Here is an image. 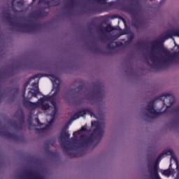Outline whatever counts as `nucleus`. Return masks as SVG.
<instances>
[{"mask_svg":"<svg viewBox=\"0 0 179 179\" xmlns=\"http://www.w3.org/2000/svg\"><path fill=\"white\" fill-rule=\"evenodd\" d=\"M134 38H135V35L134 33L130 34L129 36L128 37L127 43L129 44H131L134 41Z\"/></svg>","mask_w":179,"mask_h":179,"instance_id":"4be33fe9","label":"nucleus"},{"mask_svg":"<svg viewBox=\"0 0 179 179\" xmlns=\"http://www.w3.org/2000/svg\"><path fill=\"white\" fill-rule=\"evenodd\" d=\"M38 93H40V90H38V88L34 90V92H32V96L34 97H37V95L38 94Z\"/></svg>","mask_w":179,"mask_h":179,"instance_id":"7c9ffc66","label":"nucleus"},{"mask_svg":"<svg viewBox=\"0 0 179 179\" xmlns=\"http://www.w3.org/2000/svg\"><path fill=\"white\" fill-rule=\"evenodd\" d=\"M138 47H146V43L143 42H139L136 44Z\"/></svg>","mask_w":179,"mask_h":179,"instance_id":"f704fd0d","label":"nucleus"},{"mask_svg":"<svg viewBox=\"0 0 179 179\" xmlns=\"http://www.w3.org/2000/svg\"><path fill=\"white\" fill-rule=\"evenodd\" d=\"M94 51L95 52H98V54H107L106 51H103L100 48H95Z\"/></svg>","mask_w":179,"mask_h":179,"instance_id":"393cba45","label":"nucleus"},{"mask_svg":"<svg viewBox=\"0 0 179 179\" xmlns=\"http://www.w3.org/2000/svg\"><path fill=\"white\" fill-rule=\"evenodd\" d=\"M133 26H134V27L138 29V28L141 27V22H139V21H138V20H134Z\"/></svg>","mask_w":179,"mask_h":179,"instance_id":"b1692460","label":"nucleus"},{"mask_svg":"<svg viewBox=\"0 0 179 179\" xmlns=\"http://www.w3.org/2000/svg\"><path fill=\"white\" fill-rule=\"evenodd\" d=\"M42 77H43V74H36L30 78V80H33L37 78H42Z\"/></svg>","mask_w":179,"mask_h":179,"instance_id":"cd10ccee","label":"nucleus"},{"mask_svg":"<svg viewBox=\"0 0 179 179\" xmlns=\"http://www.w3.org/2000/svg\"><path fill=\"white\" fill-rule=\"evenodd\" d=\"M67 142H68V143H69V142H70V141H68Z\"/></svg>","mask_w":179,"mask_h":179,"instance_id":"8fccbe9b","label":"nucleus"},{"mask_svg":"<svg viewBox=\"0 0 179 179\" xmlns=\"http://www.w3.org/2000/svg\"><path fill=\"white\" fill-rule=\"evenodd\" d=\"M44 100L45 101H50V100H51V96H44L43 101H44Z\"/></svg>","mask_w":179,"mask_h":179,"instance_id":"58836bf2","label":"nucleus"},{"mask_svg":"<svg viewBox=\"0 0 179 179\" xmlns=\"http://www.w3.org/2000/svg\"><path fill=\"white\" fill-rule=\"evenodd\" d=\"M162 153H164V156L166 155V156H173L174 155V152L172 150H166L164 152H162Z\"/></svg>","mask_w":179,"mask_h":179,"instance_id":"aec40b11","label":"nucleus"},{"mask_svg":"<svg viewBox=\"0 0 179 179\" xmlns=\"http://www.w3.org/2000/svg\"><path fill=\"white\" fill-rule=\"evenodd\" d=\"M78 115H80V117H85V115H86V114H89V115H90V117H93V115H94V113L93 112H92V110H90V109H82L80 110H78Z\"/></svg>","mask_w":179,"mask_h":179,"instance_id":"f8f14e48","label":"nucleus"},{"mask_svg":"<svg viewBox=\"0 0 179 179\" xmlns=\"http://www.w3.org/2000/svg\"><path fill=\"white\" fill-rule=\"evenodd\" d=\"M3 15L4 17H6L8 23H10V26H15V27H18V31H21V33H34V31H36L38 27H40V24H21L19 22L13 21V17H12L9 10L3 11Z\"/></svg>","mask_w":179,"mask_h":179,"instance_id":"20e7f679","label":"nucleus"},{"mask_svg":"<svg viewBox=\"0 0 179 179\" xmlns=\"http://www.w3.org/2000/svg\"><path fill=\"white\" fill-rule=\"evenodd\" d=\"M29 83H30L29 81H27V82L25 83V84H24V87H25V88L27 87Z\"/></svg>","mask_w":179,"mask_h":179,"instance_id":"c03bdc74","label":"nucleus"},{"mask_svg":"<svg viewBox=\"0 0 179 179\" xmlns=\"http://www.w3.org/2000/svg\"><path fill=\"white\" fill-rule=\"evenodd\" d=\"M164 2H165V0L161 1L160 3H159V6L163 5V3H164Z\"/></svg>","mask_w":179,"mask_h":179,"instance_id":"a18cd8bd","label":"nucleus"},{"mask_svg":"<svg viewBox=\"0 0 179 179\" xmlns=\"http://www.w3.org/2000/svg\"><path fill=\"white\" fill-rule=\"evenodd\" d=\"M3 128L0 127V135L5 136L7 139H13V141H19V136L12 134L6 130L2 131Z\"/></svg>","mask_w":179,"mask_h":179,"instance_id":"0eeeda50","label":"nucleus"},{"mask_svg":"<svg viewBox=\"0 0 179 179\" xmlns=\"http://www.w3.org/2000/svg\"><path fill=\"white\" fill-rule=\"evenodd\" d=\"M52 124V122H50L49 124H46L43 128L39 129L38 131L40 134H43V132H45V131H48L50 129V126Z\"/></svg>","mask_w":179,"mask_h":179,"instance_id":"a211bd4d","label":"nucleus"},{"mask_svg":"<svg viewBox=\"0 0 179 179\" xmlns=\"http://www.w3.org/2000/svg\"><path fill=\"white\" fill-rule=\"evenodd\" d=\"M22 104L27 108H30L31 110H36L40 107V104L37 102H31L29 100L24 99L22 101Z\"/></svg>","mask_w":179,"mask_h":179,"instance_id":"1a4fd4ad","label":"nucleus"},{"mask_svg":"<svg viewBox=\"0 0 179 179\" xmlns=\"http://www.w3.org/2000/svg\"><path fill=\"white\" fill-rule=\"evenodd\" d=\"M169 167H171V164H170Z\"/></svg>","mask_w":179,"mask_h":179,"instance_id":"603ef678","label":"nucleus"},{"mask_svg":"<svg viewBox=\"0 0 179 179\" xmlns=\"http://www.w3.org/2000/svg\"><path fill=\"white\" fill-rule=\"evenodd\" d=\"M17 6H18V8H22V6H23V3L22 2V1H17Z\"/></svg>","mask_w":179,"mask_h":179,"instance_id":"4c0bfd02","label":"nucleus"},{"mask_svg":"<svg viewBox=\"0 0 179 179\" xmlns=\"http://www.w3.org/2000/svg\"><path fill=\"white\" fill-rule=\"evenodd\" d=\"M32 85L34 87H36V89H38V84L37 83H34L32 84Z\"/></svg>","mask_w":179,"mask_h":179,"instance_id":"79ce46f5","label":"nucleus"},{"mask_svg":"<svg viewBox=\"0 0 179 179\" xmlns=\"http://www.w3.org/2000/svg\"><path fill=\"white\" fill-rule=\"evenodd\" d=\"M150 1H153V0H150Z\"/></svg>","mask_w":179,"mask_h":179,"instance_id":"5fc2aeb1","label":"nucleus"},{"mask_svg":"<svg viewBox=\"0 0 179 179\" xmlns=\"http://www.w3.org/2000/svg\"><path fill=\"white\" fill-rule=\"evenodd\" d=\"M158 100L163 101L164 106H166V100H169V105H166V108H169V107H171V106H173L174 103H176V98L171 96V94H164L161 96H156L148 103L145 108V110L147 111H149V113L151 114L150 115L148 113H145L146 117H148V118H157V117L162 115V114L164 113L157 112L156 109H155V103H156V101H157Z\"/></svg>","mask_w":179,"mask_h":179,"instance_id":"7ed1b4c3","label":"nucleus"},{"mask_svg":"<svg viewBox=\"0 0 179 179\" xmlns=\"http://www.w3.org/2000/svg\"><path fill=\"white\" fill-rule=\"evenodd\" d=\"M80 115L79 113L77 112L76 113L71 117V120H73V121H75V120H78V118H80Z\"/></svg>","mask_w":179,"mask_h":179,"instance_id":"c85d7f7f","label":"nucleus"},{"mask_svg":"<svg viewBox=\"0 0 179 179\" xmlns=\"http://www.w3.org/2000/svg\"><path fill=\"white\" fill-rule=\"evenodd\" d=\"M164 111H167V109H165V110Z\"/></svg>","mask_w":179,"mask_h":179,"instance_id":"09e8293b","label":"nucleus"},{"mask_svg":"<svg viewBox=\"0 0 179 179\" xmlns=\"http://www.w3.org/2000/svg\"><path fill=\"white\" fill-rule=\"evenodd\" d=\"M45 16H48V12L45 11V8L39 10L34 14L35 19H40Z\"/></svg>","mask_w":179,"mask_h":179,"instance_id":"9b49d317","label":"nucleus"},{"mask_svg":"<svg viewBox=\"0 0 179 179\" xmlns=\"http://www.w3.org/2000/svg\"><path fill=\"white\" fill-rule=\"evenodd\" d=\"M15 0H12V2H11V7H12V9H14V8H15Z\"/></svg>","mask_w":179,"mask_h":179,"instance_id":"a19ab883","label":"nucleus"},{"mask_svg":"<svg viewBox=\"0 0 179 179\" xmlns=\"http://www.w3.org/2000/svg\"><path fill=\"white\" fill-rule=\"evenodd\" d=\"M94 2H96L97 3H101V5H106L107 4L108 6L111 8L114 5V2H108L107 3V0H94Z\"/></svg>","mask_w":179,"mask_h":179,"instance_id":"2eb2a0df","label":"nucleus"},{"mask_svg":"<svg viewBox=\"0 0 179 179\" xmlns=\"http://www.w3.org/2000/svg\"><path fill=\"white\" fill-rule=\"evenodd\" d=\"M125 34H128V31L123 30L120 32V36H125Z\"/></svg>","mask_w":179,"mask_h":179,"instance_id":"ea45409f","label":"nucleus"},{"mask_svg":"<svg viewBox=\"0 0 179 179\" xmlns=\"http://www.w3.org/2000/svg\"><path fill=\"white\" fill-rule=\"evenodd\" d=\"M172 113H173V114H176V115H179V106L173 108Z\"/></svg>","mask_w":179,"mask_h":179,"instance_id":"bb28decb","label":"nucleus"},{"mask_svg":"<svg viewBox=\"0 0 179 179\" xmlns=\"http://www.w3.org/2000/svg\"><path fill=\"white\" fill-rule=\"evenodd\" d=\"M173 36L179 37V29H173L171 31H166L162 34V38L157 39L150 43L151 51L155 52V50H157L159 52L165 55L164 57L157 56L152 54L150 57L152 64H162L163 65H170L173 62V58L176 57V55L172 54L170 50L162 45V41L163 40H169Z\"/></svg>","mask_w":179,"mask_h":179,"instance_id":"f257e3e1","label":"nucleus"},{"mask_svg":"<svg viewBox=\"0 0 179 179\" xmlns=\"http://www.w3.org/2000/svg\"><path fill=\"white\" fill-rule=\"evenodd\" d=\"M38 3H43V5H47L48 8L50 9V0H39Z\"/></svg>","mask_w":179,"mask_h":179,"instance_id":"412c9836","label":"nucleus"},{"mask_svg":"<svg viewBox=\"0 0 179 179\" xmlns=\"http://www.w3.org/2000/svg\"><path fill=\"white\" fill-rule=\"evenodd\" d=\"M164 156V153H161L157 158L156 159V162L159 163V162H160V160H162V158Z\"/></svg>","mask_w":179,"mask_h":179,"instance_id":"2f4dec72","label":"nucleus"},{"mask_svg":"<svg viewBox=\"0 0 179 179\" xmlns=\"http://www.w3.org/2000/svg\"><path fill=\"white\" fill-rule=\"evenodd\" d=\"M78 90V93H82V91L85 89V86L84 85H80L77 87Z\"/></svg>","mask_w":179,"mask_h":179,"instance_id":"473e14b6","label":"nucleus"},{"mask_svg":"<svg viewBox=\"0 0 179 179\" xmlns=\"http://www.w3.org/2000/svg\"><path fill=\"white\" fill-rule=\"evenodd\" d=\"M92 127H95V129L92 130L90 136H86V134H81L83 132H89L87 130V125H85L81 127L78 131H76L73 133V136L71 138L72 143L78 145L81 148L83 146H88V145H92L95 141H101L103 135H104V130L101 127V124L98 122L94 121L92 122ZM81 134V135H80ZM76 135H80V137L78 138Z\"/></svg>","mask_w":179,"mask_h":179,"instance_id":"f03ea898","label":"nucleus"},{"mask_svg":"<svg viewBox=\"0 0 179 179\" xmlns=\"http://www.w3.org/2000/svg\"><path fill=\"white\" fill-rule=\"evenodd\" d=\"M96 88L91 93L92 96L96 100H102L104 98V91L100 84H96Z\"/></svg>","mask_w":179,"mask_h":179,"instance_id":"423d86ee","label":"nucleus"},{"mask_svg":"<svg viewBox=\"0 0 179 179\" xmlns=\"http://www.w3.org/2000/svg\"><path fill=\"white\" fill-rule=\"evenodd\" d=\"M162 174L164 176H171V171L169 169H166V170H164L163 172H162Z\"/></svg>","mask_w":179,"mask_h":179,"instance_id":"c756f323","label":"nucleus"},{"mask_svg":"<svg viewBox=\"0 0 179 179\" xmlns=\"http://www.w3.org/2000/svg\"><path fill=\"white\" fill-rule=\"evenodd\" d=\"M68 125L64 126L60 132V141L61 142V147L62 148L64 153L67 155V156H70L71 157H80L83 156V151H77V152H72L71 151V148L68 147V145L64 141H66V139H69L71 136V134H69L68 131Z\"/></svg>","mask_w":179,"mask_h":179,"instance_id":"39448f33","label":"nucleus"},{"mask_svg":"<svg viewBox=\"0 0 179 179\" xmlns=\"http://www.w3.org/2000/svg\"><path fill=\"white\" fill-rule=\"evenodd\" d=\"M37 124H40V120L38 119H36Z\"/></svg>","mask_w":179,"mask_h":179,"instance_id":"49530a36","label":"nucleus"},{"mask_svg":"<svg viewBox=\"0 0 179 179\" xmlns=\"http://www.w3.org/2000/svg\"><path fill=\"white\" fill-rule=\"evenodd\" d=\"M19 124L22 125V127H23V125H24V117H22L20 121H19Z\"/></svg>","mask_w":179,"mask_h":179,"instance_id":"c9c22d12","label":"nucleus"},{"mask_svg":"<svg viewBox=\"0 0 179 179\" xmlns=\"http://www.w3.org/2000/svg\"><path fill=\"white\" fill-rule=\"evenodd\" d=\"M31 127H33V124L31 123V119L28 120V129L31 130Z\"/></svg>","mask_w":179,"mask_h":179,"instance_id":"72a5a7b5","label":"nucleus"},{"mask_svg":"<svg viewBox=\"0 0 179 179\" xmlns=\"http://www.w3.org/2000/svg\"><path fill=\"white\" fill-rule=\"evenodd\" d=\"M61 3L59 0H50V8H54V6H58Z\"/></svg>","mask_w":179,"mask_h":179,"instance_id":"f3484780","label":"nucleus"},{"mask_svg":"<svg viewBox=\"0 0 179 179\" xmlns=\"http://www.w3.org/2000/svg\"><path fill=\"white\" fill-rule=\"evenodd\" d=\"M54 106V110L52 111V118L50 120V122H54V118H55V115H57V113H58V107L57 106V103L55 102H52Z\"/></svg>","mask_w":179,"mask_h":179,"instance_id":"4468645a","label":"nucleus"},{"mask_svg":"<svg viewBox=\"0 0 179 179\" xmlns=\"http://www.w3.org/2000/svg\"><path fill=\"white\" fill-rule=\"evenodd\" d=\"M174 159H175V160H177V159H176V158H174Z\"/></svg>","mask_w":179,"mask_h":179,"instance_id":"3c124183","label":"nucleus"},{"mask_svg":"<svg viewBox=\"0 0 179 179\" xmlns=\"http://www.w3.org/2000/svg\"><path fill=\"white\" fill-rule=\"evenodd\" d=\"M124 10L127 12H131L132 13V8H131L129 6H124Z\"/></svg>","mask_w":179,"mask_h":179,"instance_id":"e433bc0d","label":"nucleus"},{"mask_svg":"<svg viewBox=\"0 0 179 179\" xmlns=\"http://www.w3.org/2000/svg\"><path fill=\"white\" fill-rule=\"evenodd\" d=\"M12 127H14L16 131H22V124L14 122L12 124Z\"/></svg>","mask_w":179,"mask_h":179,"instance_id":"6ab92c4d","label":"nucleus"},{"mask_svg":"<svg viewBox=\"0 0 179 179\" xmlns=\"http://www.w3.org/2000/svg\"><path fill=\"white\" fill-rule=\"evenodd\" d=\"M40 101H41V103H42L41 105V110H48V108H50V104L47 103H44L43 99H41Z\"/></svg>","mask_w":179,"mask_h":179,"instance_id":"dca6fc26","label":"nucleus"},{"mask_svg":"<svg viewBox=\"0 0 179 179\" xmlns=\"http://www.w3.org/2000/svg\"><path fill=\"white\" fill-rule=\"evenodd\" d=\"M147 65L150 66V65H152V64H150V62H147Z\"/></svg>","mask_w":179,"mask_h":179,"instance_id":"de8ad7c7","label":"nucleus"},{"mask_svg":"<svg viewBox=\"0 0 179 179\" xmlns=\"http://www.w3.org/2000/svg\"><path fill=\"white\" fill-rule=\"evenodd\" d=\"M26 176H27V177H28V178L40 179V174L37 173L36 172H31V171H29L26 173Z\"/></svg>","mask_w":179,"mask_h":179,"instance_id":"ddd939ff","label":"nucleus"},{"mask_svg":"<svg viewBox=\"0 0 179 179\" xmlns=\"http://www.w3.org/2000/svg\"><path fill=\"white\" fill-rule=\"evenodd\" d=\"M114 30V27L111 26V24H108L106 27H103V25H99L98 27V32L102 36H106V33H111Z\"/></svg>","mask_w":179,"mask_h":179,"instance_id":"6e6552de","label":"nucleus"},{"mask_svg":"<svg viewBox=\"0 0 179 179\" xmlns=\"http://www.w3.org/2000/svg\"><path fill=\"white\" fill-rule=\"evenodd\" d=\"M107 48H108V50H115V46H114V45H113V42H110L107 45Z\"/></svg>","mask_w":179,"mask_h":179,"instance_id":"a878e982","label":"nucleus"},{"mask_svg":"<svg viewBox=\"0 0 179 179\" xmlns=\"http://www.w3.org/2000/svg\"><path fill=\"white\" fill-rule=\"evenodd\" d=\"M115 45H117V42H115Z\"/></svg>","mask_w":179,"mask_h":179,"instance_id":"864d4df0","label":"nucleus"},{"mask_svg":"<svg viewBox=\"0 0 179 179\" xmlns=\"http://www.w3.org/2000/svg\"><path fill=\"white\" fill-rule=\"evenodd\" d=\"M50 77L51 78L52 82H53V85H55L56 86V90L53 94L54 96H55V94H57V93H58V92H59V85H61V79H59V78L50 74Z\"/></svg>","mask_w":179,"mask_h":179,"instance_id":"9d476101","label":"nucleus"},{"mask_svg":"<svg viewBox=\"0 0 179 179\" xmlns=\"http://www.w3.org/2000/svg\"><path fill=\"white\" fill-rule=\"evenodd\" d=\"M69 3H70V5H75V3H76V1H75L73 0H70Z\"/></svg>","mask_w":179,"mask_h":179,"instance_id":"37998d69","label":"nucleus"},{"mask_svg":"<svg viewBox=\"0 0 179 179\" xmlns=\"http://www.w3.org/2000/svg\"><path fill=\"white\" fill-rule=\"evenodd\" d=\"M88 10L90 13L94 15L97 12V7H90V8H88Z\"/></svg>","mask_w":179,"mask_h":179,"instance_id":"5701e85b","label":"nucleus"}]
</instances>
